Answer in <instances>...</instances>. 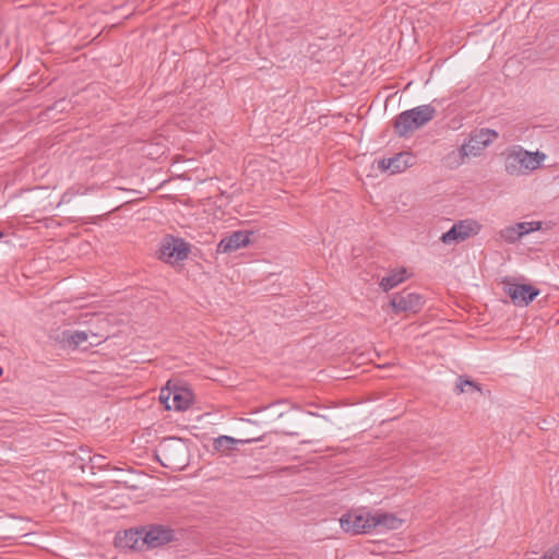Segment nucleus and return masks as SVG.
<instances>
[{"label":"nucleus","instance_id":"nucleus-1","mask_svg":"<svg viewBox=\"0 0 559 559\" xmlns=\"http://www.w3.org/2000/svg\"><path fill=\"white\" fill-rule=\"evenodd\" d=\"M503 166L511 177H526L539 169L547 158L542 151L531 152L521 145H512L503 152Z\"/></svg>","mask_w":559,"mask_h":559},{"label":"nucleus","instance_id":"nucleus-2","mask_svg":"<svg viewBox=\"0 0 559 559\" xmlns=\"http://www.w3.org/2000/svg\"><path fill=\"white\" fill-rule=\"evenodd\" d=\"M498 132L492 129H479L469 134L457 151L448 155L449 160L459 166L468 157H477L498 139Z\"/></svg>","mask_w":559,"mask_h":559},{"label":"nucleus","instance_id":"nucleus-3","mask_svg":"<svg viewBox=\"0 0 559 559\" xmlns=\"http://www.w3.org/2000/svg\"><path fill=\"white\" fill-rule=\"evenodd\" d=\"M437 110L431 105H420L401 112L395 121L394 129L400 136L413 133L431 121Z\"/></svg>","mask_w":559,"mask_h":559},{"label":"nucleus","instance_id":"nucleus-4","mask_svg":"<svg viewBox=\"0 0 559 559\" xmlns=\"http://www.w3.org/2000/svg\"><path fill=\"white\" fill-rule=\"evenodd\" d=\"M156 455L163 466L180 469L186 465L187 448L180 439L168 438L159 443Z\"/></svg>","mask_w":559,"mask_h":559},{"label":"nucleus","instance_id":"nucleus-5","mask_svg":"<svg viewBox=\"0 0 559 559\" xmlns=\"http://www.w3.org/2000/svg\"><path fill=\"white\" fill-rule=\"evenodd\" d=\"M126 537L136 543L141 538L151 548L168 544L174 538V531L163 525H152L148 528H141L126 533Z\"/></svg>","mask_w":559,"mask_h":559},{"label":"nucleus","instance_id":"nucleus-6","mask_svg":"<svg viewBox=\"0 0 559 559\" xmlns=\"http://www.w3.org/2000/svg\"><path fill=\"white\" fill-rule=\"evenodd\" d=\"M503 292L510 297L514 306H528L540 293V290L531 284H521L514 277H504L502 280Z\"/></svg>","mask_w":559,"mask_h":559},{"label":"nucleus","instance_id":"nucleus-7","mask_svg":"<svg viewBox=\"0 0 559 559\" xmlns=\"http://www.w3.org/2000/svg\"><path fill=\"white\" fill-rule=\"evenodd\" d=\"M189 252V245L183 239L167 236L160 241L158 258L167 264L176 265L185 261Z\"/></svg>","mask_w":559,"mask_h":559},{"label":"nucleus","instance_id":"nucleus-8","mask_svg":"<svg viewBox=\"0 0 559 559\" xmlns=\"http://www.w3.org/2000/svg\"><path fill=\"white\" fill-rule=\"evenodd\" d=\"M480 230V223L473 218H466L455 223L440 239L444 245L459 243L478 235Z\"/></svg>","mask_w":559,"mask_h":559},{"label":"nucleus","instance_id":"nucleus-9","mask_svg":"<svg viewBox=\"0 0 559 559\" xmlns=\"http://www.w3.org/2000/svg\"><path fill=\"white\" fill-rule=\"evenodd\" d=\"M373 514L370 512H347L340 519L341 527L346 533L368 534L373 532Z\"/></svg>","mask_w":559,"mask_h":559},{"label":"nucleus","instance_id":"nucleus-10","mask_svg":"<svg viewBox=\"0 0 559 559\" xmlns=\"http://www.w3.org/2000/svg\"><path fill=\"white\" fill-rule=\"evenodd\" d=\"M107 338L106 334H99L86 330H64L61 334V340L64 346L78 347L84 344L87 346H98Z\"/></svg>","mask_w":559,"mask_h":559},{"label":"nucleus","instance_id":"nucleus-11","mask_svg":"<svg viewBox=\"0 0 559 559\" xmlns=\"http://www.w3.org/2000/svg\"><path fill=\"white\" fill-rule=\"evenodd\" d=\"M252 233L247 230H237L231 235L224 237L217 245V252L229 253L245 248L250 243Z\"/></svg>","mask_w":559,"mask_h":559},{"label":"nucleus","instance_id":"nucleus-12","mask_svg":"<svg viewBox=\"0 0 559 559\" xmlns=\"http://www.w3.org/2000/svg\"><path fill=\"white\" fill-rule=\"evenodd\" d=\"M391 307L395 312H417L421 307V297L415 293L395 294Z\"/></svg>","mask_w":559,"mask_h":559},{"label":"nucleus","instance_id":"nucleus-13","mask_svg":"<svg viewBox=\"0 0 559 559\" xmlns=\"http://www.w3.org/2000/svg\"><path fill=\"white\" fill-rule=\"evenodd\" d=\"M409 155L400 153L391 158H383L378 162V168L385 171L390 170L392 174L402 173L407 167Z\"/></svg>","mask_w":559,"mask_h":559},{"label":"nucleus","instance_id":"nucleus-14","mask_svg":"<svg viewBox=\"0 0 559 559\" xmlns=\"http://www.w3.org/2000/svg\"><path fill=\"white\" fill-rule=\"evenodd\" d=\"M402 525V521L389 513H376L373 514V531H389L397 530Z\"/></svg>","mask_w":559,"mask_h":559},{"label":"nucleus","instance_id":"nucleus-15","mask_svg":"<svg viewBox=\"0 0 559 559\" xmlns=\"http://www.w3.org/2000/svg\"><path fill=\"white\" fill-rule=\"evenodd\" d=\"M408 276L409 274L405 267L392 270L386 276L382 277L380 287L388 292L403 283Z\"/></svg>","mask_w":559,"mask_h":559},{"label":"nucleus","instance_id":"nucleus-16","mask_svg":"<svg viewBox=\"0 0 559 559\" xmlns=\"http://www.w3.org/2000/svg\"><path fill=\"white\" fill-rule=\"evenodd\" d=\"M241 442L229 436H219L214 439L213 448L216 452L228 453L235 449L236 444Z\"/></svg>","mask_w":559,"mask_h":559},{"label":"nucleus","instance_id":"nucleus-17","mask_svg":"<svg viewBox=\"0 0 559 559\" xmlns=\"http://www.w3.org/2000/svg\"><path fill=\"white\" fill-rule=\"evenodd\" d=\"M190 394L187 391H174L171 397V408L176 411H183L190 405Z\"/></svg>","mask_w":559,"mask_h":559},{"label":"nucleus","instance_id":"nucleus-18","mask_svg":"<svg viewBox=\"0 0 559 559\" xmlns=\"http://www.w3.org/2000/svg\"><path fill=\"white\" fill-rule=\"evenodd\" d=\"M515 225H516V229L519 231L520 238H522L531 233L540 230L543 228V222H540V221L520 222V223H515Z\"/></svg>","mask_w":559,"mask_h":559},{"label":"nucleus","instance_id":"nucleus-19","mask_svg":"<svg viewBox=\"0 0 559 559\" xmlns=\"http://www.w3.org/2000/svg\"><path fill=\"white\" fill-rule=\"evenodd\" d=\"M499 236L503 241L508 243H515L518 240L521 239L515 224L508 225L504 228H502L499 231Z\"/></svg>","mask_w":559,"mask_h":559},{"label":"nucleus","instance_id":"nucleus-20","mask_svg":"<svg viewBox=\"0 0 559 559\" xmlns=\"http://www.w3.org/2000/svg\"><path fill=\"white\" fill-rule=\"evenodd\" d=\"M466 385H467V386L473 388L474 390H476V391H478V392H480V391H481V389H480V386H479V384H478V383H476V382H474V381H471V380H468V379H465V380H464V379H463V377H459L457 382H456V384H455V391H456V393H457V394H461V393L465 392V386H466Z\"/></svg>","mask_w":559,"mask_h":559},{"label":"nucleus","instance_id":"nucleus-21","mask_svg":"<svg viewBox=\"0 0 559 559\" xmlns=\"http://www.w3.org/2000/svg\"><path fill=\"white\" fill-rule=\"evenodd\" d=\"M171 397L173 392L168 390H162L159 394V401L165 405L167 409H171Z\"/></svg>","mask_w":559,"mask_h":559},{"label":"nucleus","instance_id":"nucleus-22","mask_svg":"<svg viewBox=\"0 0 559 559\" xmlns=\"http://www.w3.org/2000/svg\"><path fill=\"white\" fill-rule=\"evenodd\" d=\"M538 559H559V544L548 549L540 558Z\"/></svg>","mask_w":559,"mask_h":559},{"label":"nucleus","instance_id":"nucleus-23","mask_svg":"<svg viewBox=\"0 0 559 559\" xmlns=\"http://www.w3.org/2000/svg\"><path fill=\"white\" fill-rule=\"evenodd\" d=\"M97 457H99V459H100L102 456H100V455H94V457H93L91 461H92V462H94V463H96V462H97V461H96V459H97Z\"/></svg>","mask_w":559,"mask_h":559},{"label":"nucleus","instance_id":"nucleus-24","mask_svg":"<svg viewBox=\"0 0 559 559\" xmlns=\"http://www.w3.org/2000/svg\"><path fill=\"white\" fill-rule=\"evenodd\" d=\"M4 236V234L2 231H0V239Z\"/></svg>","mask_w":559,"mask_h":559},{"label":"nucleus","instance_id":"nucleus-25","mask_svg":"<svg viewBox=\"0 0 559 559\" xmlns=\"http://www.w3.org/2000/svg\"><path fill=\"white\" fill-rule=\"evenodd\" d=\"M2 373H3V370H2V368L0 367V376H2Z\"/></svg>","mask_w":559,"mask_h":559}]
</instances>
